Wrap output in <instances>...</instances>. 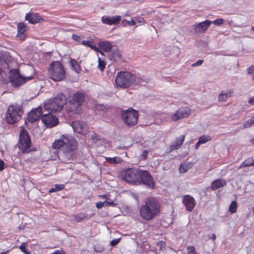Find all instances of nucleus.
<instances>
[{"instance_id":"12","label":"nucleus","mask_w":254,"mask_h":254,"mask_svg":"<svg viewBox=\"0 0 254 254\" xmlns=\"http://www.w3.org/2000/svg\"><path fill=\"white\" fill-rule=\"evenodd\" d=\"M139 169L128 168L123 174V179L127 183L137 185L138 182Z\"/></svg>"},{"instance_id":"28","label":"nucleus","mask_w":254,"mask_h":254,"mask_svg":"<svg viewBox=\"0 0 254 254\" xmlns=\"http://www.w3.org/2000/svg\"><path fill=\"white\" fill-rule=\"evenodd\" d=\"M192 167L191 163H181L179 167V171L181 173H184L187 172Z\"/></svg>"},{"instance_id":"44","label":"nucleus","mask_w":254,"mask_h":254,"mask_svg":"<svg viewBox=\"0 0 254 254\" xmlns=\"http://www.w3.org/2000/svg\"><path fill=\"white\" fill-rule=\"evenodd\" d=\"M105 201H104V202L99 201L96 203V206L98 209L102 208V207H103L105 206Z\"/></svg>"},{"instance_id":"56","label":"nucleus","mask_w":254,"mask_h":254,"mask_svg":"<svg viewBox=\"0 0 254 254\" xmlns=\"http://www.w3.org/2000/svg\"><path fill=\"white\" fill-rule=\"evenodd\" d=\"M202 144L201 143H199V141L198 140V142L196 143V144H195V148L196 149H197L198 148V147H199L200 145Z\"/></svg>"},{"instance_id":"47","label":"nucleus","mask_w":254,"mask_h":254,"mask_svg":"<svg viewBox=\"0 0 254 254\" xmlns=\"http://www.w3.org/2000/svg\"><path fill=\"white\" fill-rule=\"evenodd\" d=\"M203 63V61L202 60H200L197 61L196 62L193 63L192 64V66H196L201 65Z\"/></svg>"},{"instance_id":"39","label":"nucleus","mask_w":254,"mask_h":254,"mask_svg":"<svg viewBox=\"0 0 254 254\" xmlns=\"http://www.w3.org/2000/svg\"><path fill=\"white\" fill-rule=\"evenodd\" d=\"M105 206H106V207H109V206L116 207L118 205V204L117 203H115L112 200L105 201Z\"/></svg>"},{"instance_id":"14","label":"nucleus","mask_w":254,"mask_h":254,"mask_svg":"<svg viewBox=\"0 0 254 254\" xmlns=\"http://www.w3.org/2000/svg\"><path fill=\"white\" fill-rule=\"evenodd\" d=\"M191 113V110L189 107L181 108L171 116L174 121H177L182 118L188 117Z\"/></svg>"},{"instance_id":"45","label":"nucleus","mask_w":254,"mask_h":254,"mask_svg":"<svg viewBox=\"0 0 254 254\" xmlns=\"http://www.w3.org/2000/svg\"><path fill=\"white\" fill-rule=\"evenodd\" d=\"M120 240V239H113V240H112L111 241L110 244L112 246H116V245H117L119 243Z\"/></svg>"},{"instance_id":"13","label":"nucleus","mask_w":254,"mask_h":254,"mask_svg":"<svg viewBox=\"0 0 254 254\" xmlns=\"http://www.w3.org/2000/svg\"><path fill=\"white\" fill-rule=\"evenodd\" d=\"M42 122L48 127H52L58 125L59 120L51 113L43 115L41 117Z\"/></svg>"},{"instance_id":"57","label":"nucleus","mask_w":254,"mask_h":254,"mask_svg":"<svg viewBox=\"0 0 254 254\" xmlns=\"http://www.w3.org/2000/svg\"><path fill=\"white\" fill-rule=\"evenodd\" d=\"M212 240H215L216 239V236L214 234H213L211 237Z\"/></svg>"},{"instance_id":"7","label":"nucleus","mask_w":254,"mask_h":254,"mask_svg":"<svg viewBox=\"0 0 254 254\" xmlns=\"http://www.w3.org/2000/svg\"><path fill=\"white\" fill-rule=\"evenodd\" d=\"M31 139L30 136L25 128H22L19 134L18 147L22 154L31 152Z\"/></svg>"},{"instance_id":"42","label":"nucleus","mask_w":254,"mask_h":254,"mask_svg":"<svg viewBox=\"0 0 254 254\" xmlns=\"http://www.w3.org/2000/svg\"><path fill=\"white\" fill-rule=\"evenodd\" d=\"M72 39L73 40H74V41H75L76 42H78L81 43V38L80 36H78V35H75V34H73L72 35Z\"/></svg>"},{"instance_id":"29","label":"nucleus","mask_w":254,"mask_h":254,"mask_svg":"<svg viewBox=\"0 0 254 254\" xmlns=\"http://www.w3.org/2000/svg\"><path fill=\"white\" fill-rule=\"evenodd\" d=\"M106 161L110 164H121L123 160L118 156L111 158V157H105Z\"/></svg>"},{"instance_id":"58","label":"nucleus","mask_w":254,"mask_h":254,"mask_svg":"<svg viewBox=\"0 0 254 254\" xmlns=\"http://www.w3.org/2000/svg\"><path fill=\"white\" fill-rule=\"evenodd\" d=\"M138 22H140V23H141V22H143V23H145V21H144L143 18H142L141 20H139Z\"/></svg>"},{"instance_id":"53","label":"nucleus","mask_w":254,"mask_h":254,"mask_svg":"<svg viewBox=\"0 0 254 254\" xmlns=\"http://www.w3.org/2000/svg\"><path fill=\"white\" fill-rule=\"evenodd\" d=\"M127 22L130 26L135 25L136 24L135 21L133 19H131L130 21H127Z\"/></svg>"},{"instance_id":"46","label":"nucleus","mask_w":254,"mask_h":254,"mask_svg":"<svg viewBox=\"0 0 254 254\" xmlns=\"http://www.w3.org/2000/svg\"><path fill=\"white\" fill-rule=\"evenodd\" d=\"M250 164H248L246 160H245L238 167V169H240L244 167H249Z\"/></svg>"},{"instance_id":"22","label":"nucleus","mask_w":254,"mask_h":254,"mask_svg":"<svg viewBox=\"0 0 254 254\" xmlns=\"http://www.w3.org/2000/svg\"><path fill=\"white\" fill-rule=\"evenodd\" d=\"M185 139V135H182L176 138L175 141L170 145L171 150H177L180 148Z\"/></svg>"},{"instance_id":"33","label":"nucleus","mask_w":254,"mask_h":254,"mask_svg":"<svg viewBox=\"0 0 254 254\" xmlns=\"http://www.w3.org/2000/svg\"><path fill=\"white\" fill-rule=\"evenodd\" d=\"M229 211L231 213H236L237 211V202L236 201H232L229 206Z\"/></svg>"},{"instance_id":"27","label":"nucleus","mask_w":254,"mask_h":254,"mask_svg":"<svg viewBox=\"0 0 254 254\" xmlns=\"http://www.w3.org/2000/svg\"><path fill=\"white\" fill-rule=\"evenodd\" d=\"M17 37H21L24 32L27 30V26L22 22H20L17 25Z\"/></svg>"},{"instance_id":"9","label":"nucleus","mask_w":254,"mask_h":254,"mask_svg":"<svg viewBox=\"0 0 254 254\" xmlns=\"http://www.w3.org/2000/svg\"><path fill=\"white\" fill-rule=\"evenodd\" d=\"M22 113L20 106L10 105L6 113L5 120L8 124H13L21 119Z\"/></svg>"},{"instance_id":"1","label":"nucleus","mask_w":254,"mask_h":254,"mask_svg":"<svg viewBox=\"0 0 254 254\" xmlns=\"http://www.w3.org/2000/svg\"><path fill=\"white\" fill-rule=\"evenodd\" d=\"M78 146L77 140L69 135H63L60 139L55 141L52 144V147L55 149L61 148L65 161H68L72 159Z\"/></svg>"},{"instance_id":"62","label":"nucleus","mask_w":254,"mask_h":254,"mask_svg":"<svg viewBox=\"0 0 254 254\" xmlns=\"http://www.w3.org/2000/svg\"><path fill=\"white\" fill-rule=\"evenodd\" d=\"M254 120V116L253 117Z\"/></svg>"},{"instance_id":"35","label":"nucleus","mask_w":254,"mask_h":254,"mask_svg":"<svg viewBox=\"0 0 254 254\" xmlns=\"http://www.w3.org/2000/svg\"><path fill=\"white\" fill-rule=\"evenodd\" d=\"M211 139V137L209 135H203L201 136L198 140L199 141V143H201L202 144L205 143L207 141L210 140Z\"/></svg>"},{"instance_id":"24","label":"nucleus","mask_w":254,"mask_h":254,"mask_svg":"<svg viewBox=\"0 0 254 254\" xmlns=\"http://www.w3.org/2000/svg\"><path fill=\"white\" fill-rule=\"evenodd\" d=\"M69 65L72 70L76 73H79L81 72L82 70L81 67L76 60L70 59Z\"/></svg>"},{"instance_id":"2","label":"nucleus","mask_w":254,"mask_h":254,"mask_svg":"<svg viewBox=\"0 0 254 254\" xmlns=\"http://www.w3.org/2000/svg\"><path fill=\"white\" fill-rule=\"evenodd\" d=\"M160 204L157 199L150 197L146 199L144 204L139 209L141 217L144 220L149 221L155 217L159 213Z\"/></svg>"},{"instance_id":"51","label":"nucleus","mask_w":254,"mask_h":254,"mask_svg":"<svg viewBox=\"0 0 254 254\" xmlns=\"http://www.w3.org/2000/svg\"><path fill=\"white\" fill-rule=\"evenodd\" d=\"M148 154V151L147 150H144L142 153V156L143 159H146L147 158Z\"/></svg>"},{"instance_id":"32","label":"nucleus","mask_w":254,"mask_h":254,"mask_svg":"<svg viewBox=\"0 0 254 254\" xmlns=\"http://www.w3.org/2000/svg\"><path fill=\"white\" fill-rule=\"evenodd\" d=\"M111 57L115 62L120 61L122 58V55L120 51L118 49L113 51L112 53Z\"/></svg>"},{"instance_id":"54","label":"nucleus","mask_w":254,"mask_h":254,"mask_svg":"<svg viewBox=\"0 0 254 254\" xmlns=\"http://www.w3.org/2000/svg\"><path fill=\"white\" fill-rule=\"evenodd\" d=\"M249 103L251 105H254V96L251 98L249 100Z\"/></svg>"},{"instance_id":"31","label":"nucleus","mask_w":254,"mask_h":254,"mask_svg":"<svg viewBox=\"0 0 254 254\" xmlns=\"http://www.w3.org/2000/svg\"><path fill=\"white\" fill-rule=\"evenodd\" d=\"M73 220L76 222H80L87 218V215L83 213H80L75 214L73 216Z\"/></svg>"},{"instance_id":"40","label":"nucleus","mask_w":254,"mask_h":254,"mask_svg":"<svg viewBox=\"0 0 254 254\" xmlns=\"http://www.w3.org/2000/svg\"><path fill=\"white\" fill-rule=\"evenodd\" d=\"M5 72L1 68H0V82H3L5 80Z\"/></svg>"},{"instance_id":"52","label":"nucleus","mask_w":254,"mask_h":254,"mask_svg":"<svg viewBox=\"0 0 254 254\" xmlns=\"http://www.w3.org/2000/svg\"><path fill=\"white\" fill-rule=\"evenodd\" d=\"M5 163L3 161L0 160V171H2L4 169Z\"/></svg>"},{"instance_id":"49","label":"nucleus","mask_w":254,"mask_h":254,"mask_svg":"<svg viewBox=\"0 0 254 254\" xmlns=\"http://www.w3.org/2000/svg\"><path fill=\"white\" fill-rule=\"evenodd\" d=\"M157 246L160 247L161 249V248L165 247V243L163 241H160L158 242H157Z\"/></svg>"},{"instance_id":"10","label":"nucleus","mask_w":254,"mask_h":254,"mask_svg":"<svg viewBox=\"0 0 254 254\" xmlns=\"http://www.w3.org/2000/svg\"><path fill=\"white\" fill-rule=\"evenodd\" d=\"M9 80L12 85L17 87L22 85L25 82L30 80L32 78V76L27 77H22L18 69H11L9 72Z\"/></svg>"},{"instance_id":"16","label":"nucleus","mask_w":254,"mask_h":254,"mask_svg":"<svg viewBox=\"0 0 254 254\" xmlns=\"http://www.w3.org/2000/svg\"><path fill=\"white\" fill-rule=\"evenodd\" d=\"M183 203L186 209L189 211H191L196 205L194 198L190 195H186L183 196Z\"/></svg>"},{"instance_id":"48","label":"nucleus","mask_w":254,"mask_h":254,"mask_svg":"<svg viewBox=\"0 0 254 254\" xmlns=\"http://www.w3.org/2000/svg\"><path fill=\"white\" fill-rule=\"evenodd\" d=\"M246 161L247 162L248 164H250V166H254V160H253L252 158H249L246 159Z\"/></svg>"},{"instance_id":"5","label":"nucleus","mask_w":254,"mask_h":254,"mask_svg":"<svg viewBox=\"0 0 254 254\" xmlns=\"http://www.w3.org/2000/svg\"><path fill=\"white\" fill-rule=\"evenodd\" d=\"M48 73L49 77L55 81H61L65 78L64 68L59 62H54L50 64Z\"/></svg>"},{"instance_id":"59","label":"nucleus","mask_w":254,"mask_h":254,"mask_svg":"<svg viewBox=\"0 0 254 254\" xmlns=\"http://www.w3.org/2000/svg\"><path fill=\"white\" fill-rule=\"evenodd\" d=\"M251 142L254 144V138H252V139H251Z\"/></svg>"},{"instance_id":"50","label":"nucleus","mask_w":254,"mask_h":254,"mask_svg":"<svg viewBox=\"0 0 254 254\" xmlns=\"http://www.w3.org/2000/svg\"><path fill=\"white\" fill-rule=\"evenodd\" d=\"M52 254H66V253L62 250H58L53 252Z\"/></svg>"},{"instance_id":"15","label":"nucleus","mask_w":254,"mask_h":254,"mask_svg":"<svg viewBox=\"0 0 254 254\" xmlns=\"http://www.w3.org/2000/svg\"><path fill=\"white\" fill-rule=\"evenodd\" d=\"M42 114V107H38L29 112L27 116V120L29 122L33 123L40 118L41 119Z\"/></svg>"},{"instance_id":"37","label":"nucleus","mask_w":254,"mask_h":254,"mask_svg":"<svg viewBox=\"0 0 254 254\" xmlns=\"http://www.w3.org/2000/svg\"><path fill=\"white\" fill-rule=\"evenodd\" d=\"M252 126H254V120L253 118L252 119L249 120L246 122L244 125L243 128H248Z\"/></svg>"},{"instance_id":"30","label":"nucleus","mask_w":254,"mask_h":254,"mask_svg":"<svg viewBox=\"0 0 254 254\" xmlns=\"http://www.w3.org/2000/svg\"><path fill=\"white\" fill-rule=\"evenodd\" d=\"M81 44L85 46L90 47L92 50H93L96 52H98L99 51L98 48L93 44V41H92L83 40L81 41Z\"/></svg>"},{"instance_id":"4","label":"nucleus","mask_w":254,"mask_h":254,"mask_svg":"<svg viewBox=\"0 0 254 254\" xmlns=\"http://www.w3.org/2000/svg\"><path fill=\"white\" fill-rule=\"evenodd\" d=\"M135 75L127 71L118 72L115 78L116 85L123 88L129 87L135 83Z\"/></svg>"},{"instance_id":"20","label":"nucleus","mask_w":254,"mask_h":254,"mask_svg":"<svg viewBox=\"0 0 254 254\" xmlns=\"http://www.w3.org/2000/svg\"><path fill=\"white\" fill-rule=\"evenodd\" d=\"M101 19L103 23L112 25L118 23L121 20V17L119 15L112 17L103 16Z\"/></svg>"},{"instance_id":"60","label":"nucleus","mask_w":254,"mask_h":254,"mask_svg":"<svg viewBox=\"0 0 254 254\" xmlns=\"http://www.w3.org/2000/svg\"><path fill=\"white\" fill-rule=\"evenodd\" d=\"M7 253V252H2V253H0V254H6Z\"/></svg>"},{"instance_id":"26","label":"nucleus","mask_w":254,"mask_h":254,"mask_svg":"<svg viewBox=\"0 0 254 254\" xmlns=\"http://www.w3.org/2000/svg\"><path fill=\"white\" fill-rule=\"evenodd\" d=\"M233 93V90H230L227 93H224L223 92H221L218 96L219 101H226L228 100V98L231 97Z\"/></svg>"},{"instance_id":"43","label":"nucleus","mask_w":254,"mask_h":254,"mask_svg":"<svg viewBox=\"0 0 254 254\" xmlns=\"http://www.w3.org/2000/svg\"><path fill=\"white\" fill-rule=\"evenodd\" d=\"M248 73L251 74L254 79V66H251L248 69Z\"/></svg>"},{"instance_id":"61","label":"nucleus","mask_w":254,"mask_h":254,"mask_svg":"<svg viewBox=\"0 0 254 254\" xmlns=\"http://www.w3.org/2000/svg\"><path fill=\"white\" fill-rule=\"evenodd\" d=\"M252 30L254 31V26L252 27Z\"/></svg>"},{"instance_id":"18","label":"nucleus","mask_w":254,"mask_h":254,"mask_svg":"<svg viewBox=\"0 0 254 254\" xmlns=\"http://www.w3.org/2000/svg\"><path fill=\"white\" fill-rule=\"evenodd\" d=\"M25 20L28 21L30 23L32 24H35L41 21H44V19L42 18L38 13H27L25 15Z\"/></svg>"},{"instance_id":"19","label":"nucleus","mask_w":254,"mask_h":254,"mask_svg":"<svg viewBox=\"0 0 254 254\" xmlns=\"http://www.w3.org/2000/svg\"><path fill=\"white\" fill-rule=\"evenodd\" d=\"M71 126L73 130L78 133H83L86 130V125L79 121L73 122Z\"/></svg>"},{"instance_id":"21","label":"nucleus","mask_w":254,"mask_h":254,"mask_svg":"<svg viewBox=\"0 0 254 254\" xmlns=\"http://www.w3.org/2000/svg\"><path fill=\"white\" fill-rule=\"evenodd\" d=\"M12 60V57L7 53H0V64L4 66L5 64L7 68H9L8 64Z\"/></svg>"},{"instance_id":"36","label":"nucleus","mask_w":254,"mask_h":254,"mask_svg":"<svg viewBox=\"0 0 254 254\" xmlns=\"http://www.w3.org/2000/svg\"><path fill=\"white\" fill-rule=\"evenodd\" d=\"M27 244L26 243H22L19 247L20 250L25 254H30V253L26 248Z\"/></svg>"},{"instance_id":"3","label":"nucleus","mask_w":254,"mask_h":254,"mask_svg":"<svg viewBox=\"0 0 254 254\" xmlns=\"http://www.w3.org/2000/svg\"><path fill=\"white\" fill-rule=\"evenodd\" d=\"M66 97L63 93H59L53 98L50 99L44 104L46 110L56 113L62 110L66 103Z\"/></svg>"},{"instance_id":"8","label":"nucleus","mask_w":254,"mask_h":254,"mask_svg":"<svg viewBox=\"0 0 254 254\" xmlns=\"http://www.w3.org/2000/svg\"><path fill=\"white\" fill-rule=\"evenodd\" d=\"M85 100V94L81 92H76L73 94L69 103V109L71 112L78 114L80 107L83 105Z\"/></svg>"},{"instance_id":"17","label":"nucleus","mask_w":254,"mask_h":254,"mask_svg":"<svg viewBox=\"0 0 254 254\" xmlns=\"http://www.w3.org/2000/svg\"><path fill=\"white\" fill-rule=\"evenodd\" d=\"M211 21L209 20H206L204 21L200 22L195 25H194V32L198 33H204L205 32L208 27L210 26Z\"/></svg>"},{"instance_id":"23","label":"nucleus","mask_w":254,"mask_h":254,"mask_svg":"<svg viewBox=\"0 0 254 254\" xmlns=\"http://www.w3.org/2000/svg\"><path fill=\"white\" fill-rule=\"evenodd\" d=\"M226 185V182L224 180L222 179H216L211 183L210 188L212 190H214L225 186Z\"/></svg>"},{"instance_id":"25","label":"nucleus","mask_w":254,"mask_h":254,"mask_svg":"<svg viewBox=\"0 0 254 254\" xmlns=\"http://www.w3.org/2000/svg\"><path fill=\"white\" fill-rule=\"evenodd\" d=\"M99 47L105 52H109L112 48L111 43L108 41L101 42L99 43Z\"/></svg>"},{"instance_id":"55","label":"nucleus","mask_w":254,"mask_h":254,"mask_svg":"<svg viewBox=\"0 0 254 254\" xmlns=\"http://www.w3.org/2000/svg\"><path fill=\"white\" fill-rule=\"evenodd\" d=\"M99 196H100L101 198H102L105 199H106V200L108 199V198H107V195H105V194L100 195H99Z\"/></svg>"},{"instance_id":"6","label":"nucleus","mask_w":254,"mask_h":254,"mask_svg":"<svg viewBox=\"0 0 254 254\" xmlns=\"http://www.w3.org/2000/svg\"><path fill=\"white\" fill-rule=\"evenodd\" d=\"M121 116L123 122L127 126L132 127L137 123L139 114L137 110L132 108H129L127 110H122L121 112Z\"/></svg>"},{"instance_id":"34","label":"nucleus","mask_w":254,"mask_h":254,"mask_svg":"<svg viewBox=\"0 0 254 254\" xmlns=\"http://www.w3.org/2000/svg\"><path fill=\"white\" fill-rule=\"evenodd\" d=\"M64 189V185L63 184H56L54 188H52L49 190V193L63 190Z\"/></svg>"},{"instance_id":"41","label":"nucleus","mask_w":254,"mask_h":254,"mask_svg":"<svg viewBox=\"0 0 254 254\" xmlns=\"http://www.w3.org/2000/svg\"><path fill=\"white\" fill-rule=\"evenodd\" d=\"M213 23L216 25H221L223 24L224 20L222 18H218L214 20Z\"/></svg>"},{"instance_id":"11","label":"nucleus","mask_w":254,"mask_h":254,"mask_svg":"<svg viewBox=\"0 0 254 254\" xmlns=\"http://www.w3.org/2000/svg\"><path fill=\"white\" fill-rule=\"evenodd\" d=\"M137 178L138 182L137 185L143 184L150 188H153L154 187L153 179L148 171L139 169Z\"/></svg>"},{"instance_id":"38","label":"nucleus","mask_w":254,"mask_h":254,"mask_svg":"<svg viewBox=\"0 0 254 254\" xmlns=\"http://www.w3.org/2000/svg\"><path fill=\"white\" fill-rule=\"evenodd\" d=\"M98 67L101 71H103L104 70L105 67V63L104 61H102L100 58L98 59Z\"/></svg>"}]
</instances>
